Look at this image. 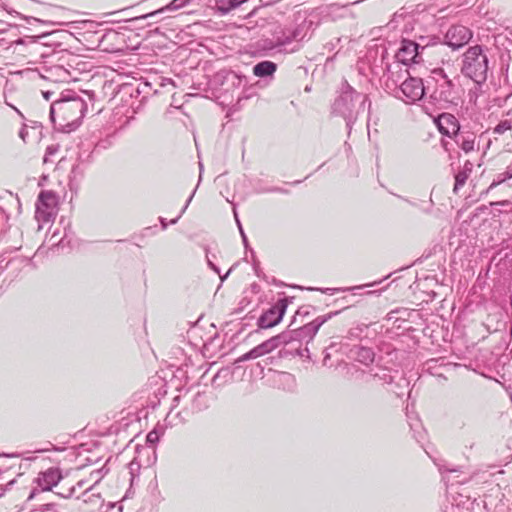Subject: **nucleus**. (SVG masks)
Here are the masks:
<instances>
[{
	"label": "nucleus",
	"mask_w": 512,
	"mask_h": 512,
	"mask_svg": "<svg viewBox=\"0 0 512 512\" xmlns=\"http://www.w3.org/2000/svg\"><path fill=\"white\" fill-rule=\"evenodd\" d=\"M270 191H274V192H277V191H278V192H283V190H282V189H279V188H274V189H271Z\"/></svg>",
	"instance_id": "51"
},
{
	"label": "nucleus",
	"mask_w": 512,
	"mask_h": 512,
	"mask_svg": "<svg viewBox=\"0 0 512 512\" xmlns=\"http://www.w3.org/2000/svg\"><path fill=\"white\" fill-rule=\"evenodd\" d=\"M292 38L289 37V34L288 32H282V35L281 36H276L275 37V42L273 45H271L269 48L270 49H273V48H280V47H283V46H286V45H289L292 43Z\"/></svg>",
	"instance_id": "25"
},
{
	"label": "nucleus",
	"mask_w": 512,
	"mask_h": 512,
	"mask_svg": "<svg viewBox=\"0 0 512 512\" xmlns=\"http://www.w3.org/2000/svg\"><path fill=\"white\" fill-rule=\"evenodd\" d=\"M277 69V65L272 61H261L253 67V73L255 76L264 78L272 76Z\"/></svg>",
	"instance_id": "16"
},
{
	"label": "nucleus",
	"mask_w": 512,
	"mask_h": 512,
	"mask_svg": "<svg viewBox=\"0 0 512 512\" xmlns=\"http://www.w3.org/2000/svg\"><path fill=\"white\" fill-rule=\"evenodd\" d=\"M77 169V166H74L73 169H72V173H74Z\"/></svg>",
	"instance_id": "55"
},
{
	"label": "nucleus",
	"mask_w": 512,
	"mask_h": 512,
	"mask_svg": "<svg viewBox=\"0 0 512 512\" xmlns=\"http://www.w3.org/2000/svg\"><path fill=\"white\" fill-rule=\"evenodd\" d=\"M425 47H421L418 43L403 39L401 45L395 55L396 62L407 66L409 63H418L421 60V52Z\"/></svg>",
	"instance_id": "11"
},
{
	"label": "nucleus",
	"mask_w": 512,
	"mask_h": 512,
	"mask_svg": "<svg viewBox=\"0 0 512 512\" xmlns=\"http://www.w3.org/2000/svg\"><path fill=\"white\" fill-rule=\"evenodd\" d=\"M410 77L408 68L405 65L394 62L387 67L386 86L389 89L397 90L405 78Z\"/></svg>",
	"instance_id": "13"
},
{
	"label": "nucleus",
	"mask_w": 512,
	"mask_h": 512,
	"mask_svg": "<svg viewBox=\"0 0 512 512\" xmlns=\"http://www.w3.org/2000/svg\"><path fill=\"white\" fill-rule=\"evenodd\" d=\"M430 90V80H427V84L424 85L421 78L410 76L401 82L399 88L396 90V95L406 103H413L422 99L426 91Z\"/></svg>",
	"instance_id": "6"
},
{
	"label": "nucleus",
	"mask_w": 512,
	"mask_h": 512,
	"mask_svg": "<svg viewBox=\"0 0 512 512\" xmlns=\"http://www.w3.org/2000/svg\"><path fill=\"white\" fill-rule=\"evenodd\" d=\"M231 271H232V268H230L224 276H220L222 282L228 277V275L230 274Z\"/></svg>",
	"instance_id": "50"
},
{
	"label": "nucleus",
	"mask_w": 512,
	"mask_h": 512,
	"mask_svg": "<svg viewBox=\"0 0 512 512\" xmlns=\"http://www.w3.org/2000/svg\"><path fill=\"white\" fill-rule=\"evenodd\" d=\"M309 307H300L297 312H296V316H308L309 315Z\"/></svg>",
	"instance_id": "37"
},
{
	"label": "nucleus",
	"mask_w": 512,
	"mask_h": 512,
	"mask_svg": "<svg viewBox=\"0 0 512 512\" xmlns=\"http://www.w3.org/2000/svg\"><path fill=\"white\" fill-rule=\"evenodd\" d=\"M469 175H468V172L466 171H459L456 175H455V184H454V192H457L465 183H466V180L468 179Z\"/></svg>",
	"instance_id": "27"
},
{
	"label": "nucleus",
	"mask_w": 512,
	"mask_h": 512,
	"mask_svg": "<svg viewBox=\"0 0 512 512\" xmlns=\"http://www.w3.org/2000/svg\"><path fill=\"white\" fill-rule=\"evenodd\" d=\"M337 314H339V311L330 312L326 315L315 318L313 321L304 324L298 329L288 331L291 337V342L298 341L309 343L315 337L319 328Z\"/></svg>",
	"instance_id": "8"
},
{
	"label": "nucleus",
	"mask_w": 512,
	"mask_h": 512,
	"mask_svg": "<svg viewBox=\"0 0 512 512\" xmlns=\"http://www.w3.org/2000/svg\"><path fill=\"white\" fill-rule=\"evenodd\" d=\"M288 34L292 40H297L301 36V30L299 28H295L294 30L289 31Z\"/></svg>",
	"instance_id": "36"
},
{
	"label": "nucleus",
	"mask_w": 512,
	"mask_h": 512,
	"mask_svg": "<svg viewBox=\"0 0 512 512\" xmlns=\"http://www.w3.org/2000/svg\"><path fill=\"white\" fill-rule=\"evenodd\" d=\"M472 168H473V164L470 161H466L464 163L463 169L461 171H466V172H468V175H469L472 171Z\"/></svg>",
	"instance_id": "39"
},
{
	"label": "nucleus",
	"mask_w": 512,
	"mask_h": 512,
	"mask_svg": "<svg viewBox=\"0 0 512 512\" xmlns=\"http://www.w3.org/2000/svg\"><path fill=\"white\" fill-rule=\"evenodd\" d=\"M161 11L162 10H158V11H155V12H151V13L145 14V15L139 17V19H146V18L152 17V16L156 15L157 13H159Z\"/></svg>",
	"instance_id": "45"
},
{
	"label": "nucleus",
	"mask_w": 512,
	"mask_h": 512,
	"mask_svg": "<svg viewBox=\"0 0 512 512\" xmlns=\"http://www.w3.org/2000/svg\"><path fill=\"white\" fill-rule=\"evenodd\" d=\"M353 358L368 366L371 363H373L375 358V353L371 348L364 347V346H357L354 349L351 350Z\"/></svg>",
	"instance_id": "15"
},
{
	"label": "nucleus",
	"mask_w": 512,
	"mask_h": 512,
	"mask_svg": "<svg viewBox=\"0 0 512 512\" xmlns=\"http://www.w3.org/2000/svg\"><path fill=\"white\" fill-rule=\"evenodd\" d=\"M276 382L280 388L286 391H293L296 388V379L288 372H279Z\"/></svg>",
	"instance_id": "18"
},
{
	"label": "nucleus",
	"mask_w": 512,
	"mask_h": 512,
	"mask_svg": "<svg viewBox=\"0 0 512 512\" xmlns=\"http://www.w3.org/2000/svg\"><path fill=\"white\" fill-rule=\"evenodd\" d=\"M57 148L54 146H48L46 149V153L44 156V162L47 163L49 161V156H52L56 153Z\"/></svg>",
	"instance_id": "34"
},
{
	"label": "nucleus",
	"mask_w": 512,
	"mask_h": 512,
	"mask_svg": "<svg viewBox=\"0 0 512 512\" xmlns=\"http://www.w3.org/2000/svg\"><path fill=\"white\" fill-rule=\"evenodd\" d=\"M42 512H72V511H71V507L69 506V503H68V504H66L64 506H60V507H57L54 504H48V505H46V507L44 508V510Z\"/></svg>",
	"instance_id": "28"
},
{
	"label": "nucleus",
	"mask_w": 512,
	"mask_h": 512,
	"mask_svg": "<svg viewBox=\"0 0 512 512\" xmlns=\"http://www.w3.org/2000/svg\"><path fill=\"white\" fill-rule=\"evenodd\" d=\"M339 290H340V289H338V288H326V289L324 290V292H325V293H328V294H333L334 292L339 291Z\"/></svg>",
	"instance_id": "46"
},
{
	"label": "nucleus",
	"mask_w": 512,
	"mask_h": 512,
	"mask_svg": "<svg viewBox=\"0 0 512 512\" xmlns=\"http://www.w3.org/2000/svg\"><path fill=\"white\" fill-rule=\"evenodd\" d=\"M191 0H173L169 5L166 6L168 10H177L184 7Z\"/></svg>",
	"instance_id": "29"
},
{
	"label": "nucleus",
	"mask_w": 512,
	"mask_h": 512,
	"mask_svg": "<svg viewBox=\"0 0 512 512\" xmlns=\"http://www.w3.org/2000/svg\"><path fill=\"white\" fill-rule=\"evenodd\" d=\"M53 94H54V93H53L52 91H50V90H43V91H42V95H43V97H44L47 101H49V100L51 99V97H52V95H53Z\"/></svg>",
	"instance_id": "41"
},
{
	"label": "nucleus",
	"mask_w": 512,
	"mask_h": 512,
	"mask_svg": "<svg viewBox=\"0 0 512 512\" xmlns=\"http://www.w3.org/2000/svg\"><path fill=\"white\" fill-rule=\"evenodd\" d=\"M160 439L159 433L156 430L150 431L146 436V442L150 445H155Z\"/></svg>",
	"instance_id": "30"
},
{
	"label": "nucleus",
	"mask_w": 512,
	"mask_h": 512,
	"mask_svg": "<svg viewBox=\"0 0 512 512\" xmlns=\"http://www.w3.org/2000/svg\"><path fill=\"white\" fill-rule=\"evenodd\" d=\"M269 341L273 347V350H275L276 348H278L281 345H286V344L291 343V337H290L289 332L285 331V332H282L274 337H271L269 339Z\"/></svg>",
	"instance_id": "21"
},
{
	"label": "nucleus",
	"mask_w": 512,
	"mask_h": 512,
	"mask_svg": "<svg viewBox=\"0 0 512 512\" xmlns=\"http://www.w3.org/2000/svg\"><path fill=\"white\" fill-rule=\"evenodd\" d=\"M3 495V488L0 486V496Z\"/></svg>",
	"instance_id": "53"
},
{
	"label": "nucleus",
	"mask_w": 512,
	"mask_h": 512,
	"mask_svg": "<svg viewBox=\"0 0 512 512\" xmlns=\"http://www.w3.org/2000/svg\"><path fill=\"white\" fill-rule=\"evenodd\" d=\"M160 223H161V225H162V228H163V229H166V228H167L168 223L166 222V219H165V218L160 217Z\"/></svg>",
	"instance_id": "48"
},
{
	"label": "nucleus",
	"mask_w": 512,
	"mask_h": 512,
	"mask_svg": "<svg viewBox=\"0 0 512 512\" xmlns=\"http://www.w3.org/2000/svg\"><path fill=\"white\" fill-rule=\"evenodd\" d=\"M240 234H241V237H242L243 243H244L245 245H247V237H246V235H245V233H244V230H240Z\"/></svg>",
	"instance_id": "49"
},
{
	"label": "nucleus",
	"mask_w": 512,
	"mask_h": 512,
	"mask_svg": "<svg viewBox=\"0 0 512 512\" xmlns=\"http://www.w3.org/2000/svg\"><path fill=\"white\" fill-rule=\"evenodd\" d=\"M57 195L52 191H41L36 202L35 218L38 222L48 223L56 214Z\"/></svg>",
	"instance_id": "9"
},
{
	"label": "nucleus",
	"mask_w": 512,
	"mask_h": 512,
	"mask_svg": "<svg viewBox=\"0 0 512 512\" xmlns=\"http://www.w3.org/2000/svg\"><path fill=\"white\" fill-rule=\"evenodd\" d=\"M233 213H234L235 220H236L237 226H238V228H239V231H240V230H243L242 225H241V223H240V220H239V218H238V215H237V212H236V209H235V208L233 209Z\"/></svg>",
	"instance_id": "44"
},
{
	"label": "nucleus",
	"mask_w": 512,
	"mask_h": 512,
	"mask_svg": "<svg viewBox=\"0 0 512 512\" xmlns=\"http://www.w3.org/2000/svg\"><path fill=\"white\" fill-rule=\"evenodd\" d=\"M432 74L430 98L436 103H454L457 99V92L452 80L447 77L442 69H436Z\"/></svg>",
	"instance_id": "5"
},
{
	"label": "nucleus",
	"mask_w": 512,
	"mask_h": 512,
	"mask_svg": "<svg viewBox=\"0 0 512 512\" xmlns=\"http://www.w3.org/2000/svg\"><path fill=\"white\" fill-rule=\"evenodd\" d=\"M74 491H75V487H71V488H69V489L67 490V492H66V493H59V494H60L62 497H64V498H70V497H72V496H73Z\"/></svg>",
	"instance_id": "40"
},
{
	"label": "nucleus",
	"mask_w": 512,
	"mask_h": 512,
	"mask_svg": "<svg viewBox=\"0 0 512 512\" xmlns=\"http://www.w3.org/2000/svg\"><path fill=\"white\" fill-rule=\"evenodd\" d=\"M448 114H443L440 118H439V122H438V128H439V131L443 134V135H447L449 137H453V134H452V125L447 122V120H444V118L447 116Z\"/></svg>",
	"instance_id": "26"
},
{
	"label": "nucleus",
	"mask_w": 512,
	"mask_h": 512,
	"mask_svg": "<svg viewBox=\"0 0 512 512\" xmlns=\"http://www.w3.org/2000/svg\"><path fill=\"white\" fill-rule=\"evenodd\" d=\"M298 49H299V47L297 46V47L292 48L290 51L294 52V51H297Z\"/></svg>",
	"instance_id": "52"
},
{
	"label": "nucleus",
	"mask_w": 512,
	"mask_h": 512,
	"mask_svg": "<svg viewBox=\"0 0 512 512\" xmlns=\"http://www.w3.org/2000/svg\"><path fill=\"white\" fill-rule=\"evenodd\" d=\"M512 130V120L510 119H504L501 120L494 128L493 133L497 135H502L506 133L507 131Z\"/></svg>",
	"instance_id": "24"
},
{
	"label": "nucleus",
	"mask_w": 512,
	"mask_h": 512,
	"mask_svg": "<svg viewBox=\"0 0 512 512\" xmlns=\"http://www.w3.org/2000/svg\"><path fill=\"white\" fill-rule=\"evenodd\" d=\"M264 353L262 352V350L260 349V347L257 345L256 347H254L253 349H251L250 351H248L247 353L243 354L242 356H240L238 359H237V363H240V362H244V361H248V360H252V359H256L258 357H261L263 356Z\"/></svg>",
	"instance_id": "23"
},
{
	"label": "nucleus",
	"mask_w": 512,
	"mask_h": 512,
	"mask_svg": "<svg viewBox=\"0 0 512 512\" xmlns=\"http://www.w3.org/2000/svg\"><path fill=\"white\" fill-rule=\"evenodd\" d=\"M93 96L89 91H62L50 106L51 121L64 132L74 131L80 126L88 105L93 103Z\"/></svg>",
	"instance_id": "1"
},
{
	"label": "nucleus",
	"mask_w": 512,
	"mask_h": 512,
	"mask_svg": "<svg viewBox=\"0 0 512 512\" xmlns=\"http://www.w3.org/2000/svg\"><path fill=\"white\" fill-rule=\"evenodd\" d=\"M439 471L443 475V478L447 482H450L452 486L454 484H463V483L467 482L468 479H469V478H466V477L463 478V479H459L460 470L456 469V468H449L446 465L440 466L439 467Z\"/></svg>",
	"instance_id": "17"
},
{
	"label": "nucleus",
	"mask_w": 512,
	"mask_h": 512,
	"mask_svg": "<svg viewBox=\"0 0 512 512\" xmlns=\"http://www.w3.org/2000/svg\"><path fill=\"white\" fill-rule=\"evenodd\" d=\"M509 179H512V167L511 166L507 167V169L504 172H501L495 176L492 183L488 187L487 192H489L490 190L494 189L495 187H497L498 185L504 183L505 181H507Z\"/></svg>",
	"instance_id": "20"
},
{
	"label": "nucleus",
	"mask_w": 512,
	"mask_h": 512,
	"mask_svg": "<svg viewBox=\"0 0 512 512\" xmlns=\"http://www.w3.org/2000/svg\"><path fill=\"white\" fill-rule=\"evenodd\" d=\"M363 332V328L357 326L354 328H351L348 332L350 338H360L361 334Z\"/></svg>",
	"instance_id": "33"
},
{
	"label": "nucleus",
	"mask_w": 512,
	"mask_h": 512,
	"mask_svg": "<svg viewBox=\"0 0 512 512\" xmlns=\"http://www.w3.org/2000/svg\"><path fill=\"white\" fill-rule=\"evenodd\" d=\"M377 283L378 282H372V283H369L366 285H358V286L348 287V288H344L343 291H354V290L362 289L364 287H372V286L376 285Z\"/></svg>",
	"instance_id": "35"
},
{
	"label": "nucleus",
	"mask_w": 512,
	"mask_h": 512,
	"mask_svg": "<svg viewBox=\"0 0 512 512\" xmlns=\"http://www.w3.org/2000/svg\"><path fill=\"white\" fill-rule=\"evenodd\" d=\"M367 97L356 92L347 82L342 85L340 96L334 101L332 111L342 116L351 129L360 111H364Z\"/></svg>",
	"instance_id": "3"
},
{
	"label": "nucleus",
	"mask_w": 512,
	"mask_h": 512,
	"mask_svg": "<svg viewBox=\"0 0 512 512\" xmlns=\"http://www.w3.org/2000/svg\"><path fill=\"white\" fill-rule=\"evenodd\" d=\"M258 346L260 347V349L262 350L264 355L273 351V347H272L269 339L264 341V342H262Z\"/></svg>",
	"instance_id": "32"
},
{
	"label": "nucleus",
	"mask_w": 512,
	"mask_h": 512,
	"mask_svg": "<svg viewBox=\"0 0 512 512\" xmlns=\"http://www.w3.org/2000/svg\"><path fill=\"white\" fill-rule=\"evenodd\" d=\"M0 25H2V23H0ZM4 31H5V29L0 28V33H3Z\"/></svg>",
	"instance_id": "54"
},
{
	"label": "nucleus",
	"mask_w": 512,
	"mask_h": 512,
	"mask_svg": "<svg viewBox=\"0 0 512 512\" xmlns=\"http://www.w3.org/2000/svg\"><path fill=\"white\" fill-rule=\"evenodd\" d=\"M472 37L471 31L463 25H454L445 35V43L453 50L466 45Z\"/></svg>",
	"instance_id": "12"
},
{
	"label": "nucleus",
	"mask_w": 512,
	"mask_h": 512,
	"mask_svg": "<svg viewBox=\"0 0 512 512\" xmlns=\"http://www.w3.org/2000/svg\"><path fill=\"white\" fill-rule=\"evenodd\" d=\"M49 449H41V450H38V452H44V451H48Z\"/></svg>",
	"instance_id": "56"
},
{
	"label": "nucleus",
	"mask_w": 512,
	"mask_h": 512,
	"mask_svg": "<svg viewBox=\"0 0 512 512\" xmlns=\"http://www.w3.org/2000/svg\"><path fill=\"white\" fill-rule=\"evenodd\" d=\"M444 120L452 125V134L456 145L466 154L473 152L476 147V134L471 131H461L460 125L453 115H447Z\"/></svg>",
	"instance_id": "10"
},
{
	"label": "nucleus",
	"mask_w": 512,
	"mask_h": 512,
	"mask_svg": "<svg viewBox=\"0 0 512 512\" xmlns=\"http://www.w3.org/2000/svg\"><path fill=\"white\" fill-rule=\"evenodd\" d=\"M195 191H196V189L193 191V193H192V194L190 195V197L187 199L186 204H185V205H184V207L182 208V210H181L180 214H179L175 219H172V220L170 221V224H176V223H177V221L180 219V217H181V216H182V214L186 211L187 207L189 206L190 202L192 201V198H193V196H194V194H195Z\"/></svg>",
	"instance_id": "31"
},
{
	"label": "nucleus",
	"mask_w": 512,
	"mask_h": 512,
	"mask_svg": "<svg viewBox=\"0 0 512 512\" xmlns=\"http://www.w3.org/2000/svg\"><path fill=\"white\" fill-rule=\"evenodd\" d=\"M61 471L58 468L51 467L44 472L39 473L36 482L42 491H50L61 480Z\"/></svg>",
	"instance_id": "14"
},
{
	"label": "nucleus",
	"mask_w": 512,
	"mask_h": 512,
	"mask_svg": "<svg viewBox=\"0 0 512 512\" xmlns=\"http://www.w3.org/2000/svg\"><path fill=\"white\" fill-rule=\"evenodd\" d=\"M241 5V1L234 0H216V7L221 14H227L233 9L239 7Z\"/></svg>",
	"instance_id": "19"
},
{
	"label": "nucleus",
	"mask_w": 512,
	"mask_h": 512,
	"mask_svg": "<svg viewBox=\"0 0 512 512\" xmlns=\"http://www.w3.org/2000/svg\"><path fill=\"white\" fill-rule=\"evenodd\" d=\"M43 63L40 75L43 79L53 83H69L78 79L80 69L79 56L68 50L53 51L42 55Z\"/></svg>",
	"instance_id": "2"
},
{
	"label": "nucleus",
	"mask_w": 512,
	"mask_h": 512,
	"mask_svg": "<svg viewBox=\"0 0 512 512\" xmlns=\"http://www.w3.org/2000/svg\"><path fill=\"white\" fill-rule=\"evenodd\" d=\"M208 265H209V267L212 270H214L217 274L220 275V269L213 262H211L209 259H208Z\"/></svg>",
	"instance_id": "43"
},
{
	"label": "nucleus",
	"mask_w": 512,
	"mask_h": 512,
	"mask_svg": "<svg viewBox=\"0 0 512 512\" xmlns=\"http://www.w3.org/2000/svg\"><path fill=\"white\" fill-rule=\"evenodd\" d=\"M27 135H28V132H27L26 128H25V127H23V128L20 130V132H19V136H20V138H21L23 141H26V137H27Z\"/></svg>",
	"instance_id": "42"
},
{
	"label": "nucleus",
	"mask_w": 512,
	"mask_h": 512,
	"mask_svg": "<svg viewBox=\"0 0 512 512\" xmlns=\"http://www.w3.org/2000/svg\"><path fill=\"white\" fill-rule=\"evenodd\" d=\"M370 375L382 384H390L393 381L390 371L386 368H379L376 372L371 371Z\"/></svg>",
	"instance_id": "22"
},
{
	"label": "nucleus",
	"mask_w": 512,
	"mask_h": 512,
	"mask_svg": "<svg viewBox=\"0 0 512 512\" xmlns=\"http://www.w3.org/2000/svg\"><path fill=\"white\" fill-rule=\"evenodd\" d=\"M23 18H24V19H25V21H26L28 24H30V25H32V24H34V23H41V22H42L40 19L35 18V17H27V16H24Z\"/></svg>",
	"instance_id": "38"
},
{
	"label": "nucleus",
	"mask_w": 512,
	"mask_h": 512,
	"mask_svg": "<svg viewBox=\"0 0 512 512\" xmlns=\"http://www.w3.org/2000/svg\"><path fill=\"white\" fill-rule=\"evenodd\" d=\"M330 359V354L329 353H326L324 358H323V365L324 366H327L328 365V361Z\"/></svg>",
	"instance_id": "47"
},
{
	"label": "nucleus",
	"mask_w": 512,
	"mask_h": 512,
	"mask_svg": "<svg viewBox=\"0 0 512 512\" xmlns=\"http://www.w3.org/2000/svg\"><path fill=\"white\" fill-rule=\"evenodd\" d=\"M488 59L481 46L470 47L463 55L461 72L477 84L487 79Z\"/></svg>",
	"instance_id": "4"
},
{
	"label": "nucleus",
	"mask_w": 512,
	"mask_h": 512,
	"mask_svg": "<svg viewBox=\"0 0 512 512\" xmlns=\"http://www.w3.org/2000/svg\"><path fill=\"white\" fill-rule=\"evenodd\" d=\"M293 299V297L287 296L278 299L274 305L258 318V327L260 329H268L277 325L282 320L289 303H291Z\"/></svg>",
	"instance_id": "7"
}]
</instances>
